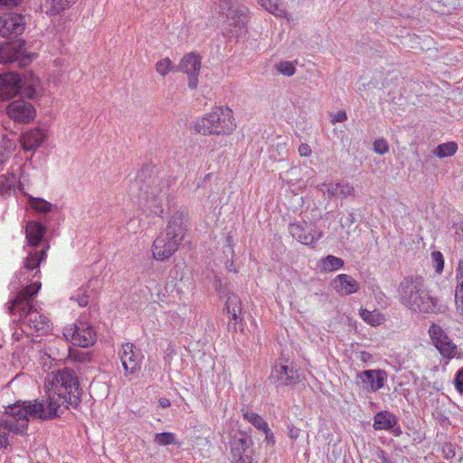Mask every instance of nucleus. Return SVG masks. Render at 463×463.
<instances>
[{"mask_svg": "<svg viewBox=\"0 0 463 463\" xmlns=\"http://www.w3.org/2000/svg\"><path fill=\"white\" fill-rule=\"evenodd\" d=\"M70 358L80 363H88L91 360V353L87 351H81L78 349H70Z\"/></svg>", "mask_w": 463, "mask_h": 463, "instance_id": "36", "label": "nucleus"}, {"mask_svg": "<svg viewBox=\"0 0 463 463\" xmlns=\"http://www.w3.org/2000/svg\"><path fill=\"white\" fill-rule=\"evenodd\" d=\"M201 68V58L194 52L188 53L183 57L180 63L176 65V70L186 73L189 77L188 86L194 90L198 85V73Z\"/></svg>", "mask_w": 463, "mask_h": 463, "instance_id": "20", "label": "nucleus"}, {"mask_svg": "<svg viewBox=\"0 0 463 463\" xmlns=\"http://www.w3.org/2000/svg\"><path fill=\"white\" fill-rule=\"evenodd\" d=\"M154 441L160 446H167L172 444H178L176 436L172 432H161L155 435Z\"/></svg>", "mask_w": 463, "mask_h": 463, "instance_id": "35", "label": "nucleus"}, {"mask_svg": "<svg viewBox=\"0 0 463 463\" xmlns=\"http://www.w3.org/2000/svg\"><path fill=\"white\" fill-rule=\"evenodd\" d=\"M458 150V144L450 141L447 143L439 144L434 150L433 154L439 158L448 157L453 156Z\"/></svg>", "mask_w": 463, "mask_h": 463, "instance_id": "31", "label": "nucleus"}, {"mask_svg": "<svg viewBox=\"0 0 463 463\" xmlns=\"http://www.w3.org/2000/svg\"><path fill=\"white\" fill-rule=\"evenodd\" d=\"M269 379L270 383L277 386H290L299 382V375L294 366L277 364L272 367Z\"/></svg>", "mask_w": 463, "mask_h": 463, "instance_id": "18", "label": "nucleus"}, {"mask_svg": "<svg viewBox=\"0 0 463 463\" xmlns=\"http://www.w3.org/2000/svg\"><path fill=\"white\" fill-rule=\"evenodd\" d=\"M38 54L28 49L26 42L17 38L0 44V63L13 68H25L30 65Z\"/></svg>", "mask_w": 463, "mask_h": 463, "instance_id": "10", "label": "nucleus"}, {"mask_svg": "<svg viewBox=\"0 0 463 463\" xmlns=\"http://www.w3.org/2000/svg\"><path fill=\"white\" fill-rule=\"evenodd\" d=\"M456 234L463 241V222H461L457 228Z\"/></svg>", "mask_w": 463, "mask_h": 463, "instance_id": "58", "label": "nucleus"}, {"mask_svg": "<svg viewBox=\"0 0 463 463\" xmlns=\"http://www.w3.org/2000/svg\"><path fill=\"white\" fill-rule=\"evenodd\" d=\"M299 435V430L297 428H291L288 431V436L291 439H297Z\"/></svg>", "mask_w": 463, "mask_h": 463, "instance_id": "54", "label": "nucleus"}, {"mask_svg": "<svg viewBox=\"0 0 463 463\" xmlns=\"http://www.w3.org/2000/svg\"><path fill=\"white\" fill-rule=\"evenodd\" d=\"M298 153L301 156H309L312 150L309 145L303 143L298 147Z\"/></svg>", "mask_w": 463, "mask_h": 463, "instance_id": "47", "label": "nucleus"}, {"mask_svg": "<svg viewBox=\"0 0 463 463\" xmlns=\"http://www.w3.org/2000/svg\"><path fill=\"white\" fill-rule=\"evenodd\" d=\"M30 22V16L18 10H9L0 15V36L6 39H17L22 35Z\"/></svg>", "mask_w": 463, "mask_h": 463, "instance_id": "11", "label": "nucleus"}, {"mask_svg": "<svg viewBox=\"0 0 463 463\" xmlns=\"http://www.w3.org/2000/svg\"><path fill=\"white\" fill-rule=\"evenodd\" d=\"M456 279L455 303L458 312L463 315V260L458 262Z\"/></svg>", "mask_w": 463, "mask_h": 463, "instance_id": "26", "label": "nucleus"}, {"mask_svg": "<svg viewBox=\"0 0 463 463\" xmlns=\"http://www.w3.org/2000/svg\"><path fill=\"white\" fill-rule=\"evenodd\" d=\"M14 148V141L5 135H2L0 139V165L5 164L10 158Z\"/></svg>", "mask_w": 463, "mask_h": 463, "instance_id": "28", "label": "nucleus"}, {"mask_svg": "<svg viewBox=\"0 0 463 463\" xmlns=\"http://www.w3.org/2000/svg\"><path fill=\"white\" fill-rule=\"evenodd\" d=\"M213 5H215V10L222 14L227 15L228 12L233 11V5L231 0H216Z\"/></svg>", "mask_w": 463, "mask_h": 463, "instance_id": "38", "label": "nucleus"}, {"mask_svg": "<svg viewBox=\"0 0 463 463\" xmlns=\"http://www.w3.org/2000/svg\"><path fill=\"white\" fill-rule=\"evenodd\" d=\"M188 230V211L180 207L168 221L164 232H161L153 242V257L157 260H166L173 256Z\"/></svg>", "mask_w": 463, "mask_h": 463, "instance_id": "6", "label": "nucleus"}, {"mask_svg": "<svg viewBox=\"0 0 463 463\" xmlns=\"http://www.w3.org/2000/svg\"><path fill=\"white\" fill-rule=\"evenodd\" d=\"M356 219L354 213H349L348 216L345 219V221L341 222V225L343 227L348 226L350 227L354 222H355Z\"/></svg>", "mask_w": 463, "mask_h": 463, "instance_id": "50", "label": "nucleus"}, {"mask_svg": "<svg viewBox=\"0 0 463 463\" xmlns=\"http://www.w3.org/2000/svg\"><path fill=\"white\" fill-rule=\"evenodd\" d=\"M41 92V80L31 71L23 74L16 72L0 74V101L9 100L17 96L35 99Z\"/></svg>", "mask_w": 463, "mask_h": 463, "instance_id": "8", "label": "nucleus"}, {"mask_svg": "<svg viewBox=\"0 0 463 463\" xmlns=\"http://www.w3.org/2000/svg\"><path fill=\"white\" fill-rule=\"evenodd\" d=\"M9 445H11L10 440H9V436L5 438V439H0V448H5V449Z\"/></svg>", "mask_w": 463, "mask_h": 463, "instance_id": "57", "label": "nucleus"}, {"mask_svg": "<svg viewBox=\"0 0 463 463\" xmlns=\"http://www.w3.org/2000/svg\"><path fill=\"white\" fill-rule=\"evenodd\" d=\"M64 337L72 343L73 345L89 347L96 342V332L94 328L83 322H79L63 330Z\"/></svg>", "mask_w": 463, "mask_h": 463, "instance_id": "13", "label": "nucleus"}, {"mask_svg": "<svg viewBox=\"0 0 463 463\" xmlns=\"http://www.w3.org/2000/svg\"><path fill=\"white\" fill-rule=\"evenodd\" d=\"M361 317L365 322L372 326L379 324L378 315H375L373 312L368 311L367 309L361 310Z\"/></svg>", "mask_w": 463, "mask_h": 463, "instance_id": "42", "label": "nucleus"}, {"mask_svg": "<svg viewBox=\"0 0 463 463\" xmlns=\"http://www.w3.org/2000/svg\"><path fill=\"white\" fill-rule=\"evenodd\" d=\"M53 377L51 381L54 390L53 396L47 399L34 400L32 403H41L43 410L51 411L55 409L56 416L60 417L59 410L61 406L69 409V406L77 408L81 402V390L80 389V381L75 371L69 367L57 370L52 373Z\"/></svg>", "mask_w": 463, "mask_h": 463, "instance_id": "2", "label": "nucleus"}, {"mask_svg": "<svg viewBox=\"0 0 463 463\" xmlns=\"http://www.w3.org/2000/svg\"><path fill=\"white\" fill-rule=\"evenodd\" d=\"M24 282L23 279L11 282V296L6 304L8 313L18 314L23 324L41 335L45 334L50 329V320L35 308V297L41 289L42 283L34 281L24 286Z\"/></svg>", "mask_w": 463, "mask_h": 463, "instance_id": "1", "label": "nucleus"}, {"mask_svg": "<svg viewBox=\"0 0 463 463\" xmlns=\"http://www.w3.org/2000/svg\"><path fill=\"white\" fill-rule=\"evenodd\" d=\"M443 452L445 454V458H452L455 456V451H454L451 444L447 445L446 447H444L443 448Z\"/></svg>", "mask_w": 463, "mask_h": 463, "instance_id": "51", "label": "nucleus"}, {"mask_svg": "<svg viewBox=\"0 0 463 463\" xmlns=\"http://www.w3.org/2000/svg\"><path fill=\"white\" fill-rule=\"evenodd\" d=\"M431 260L435 271L440 274L444 269V258L440 251L435 250L431 253Z\"/></svg>", "mask_w": 463, "mask_h": 463, "instance_id": "37", "label": "nucleus"}, {"mask_svg": "<svg viewBox=\"0 0 463 463\" xmlns=\"http://www.w3.org/2000/svg\"><path fill=\"white\" fill-rule=\"evenodd\" d=\"M400 302L412 312L438 314L445 312L447 307L439 298L428 290L424 279L420 275H409L399 284Z\"/></svg>", "mask_w": 463, "mask_h": 463, "instance_id": "4", "label": "nucleus"}, {"mask_svg": "<svg viewBox=\"0 0 463 463\" xmlns=\"http://www.w3.org/2000/svg\"><path fill=\"white\" fill-rule=\"evenodd\" d=\"M354 189L350 184H348V183L341 184L340 183L339 194L346 197L348 195H352L354 194Z\"/></svg>", "mask_w": 463, "mask_h": 463, "instance_id": "45", "label": "nucleus"}, {"mask_svg": "<svg viewBox=\"0 0 463 463\" xmlns=\"http://www.w3.org/2000/svg\"><path fill=\"white\" fill-rule=\"evenodd\" d=\"M322 186L326 188L329 197H334L339 194L340 183L336 184H323Z\"/></svg>", "mask_w": 463, "mask_h": 463, "instance_id": "43", "label": "nucleus"}, {"mask_svg": "<svg viewBox=\"0 0 463 463\" xmlns=\"http://www.w3.org/2000/svg\"><path fill=\"white\" fill-rule=\"evenodd\" d=\"M393 436L395 437H399L402 435V429L401 427L397 424L395 427H393V429H391L390 430Z\"/></svg>", "mask_w": 463, "mask_h": 463, "instance_id": "55", "label": "nucleus"}, {"mask_svg": "<svg viewBox=\"0 0 463 463\" xmlns=\"http://www.w3.org/2000/svg\"><path fill=\"white\" fill-rule=\"evenodd\" d=\"M29 204L32 209L39 213H47L52 212L54 205L42 198L30 197Z\"/></svg>", "mask_w": 463, "mask_h": 463, "instance_id": "32", "label": "nucleus"}, {"mask_svg": "<svg viewBox=\"0 0 463 463\" xmlns=\"http://www.w3.org/2000/svg\"><path fill=\"white\" fill-rule=\"evenodd\" d=\"M155 166L151 164L143 165L137 175L141 199L144 206L151 213L160 216L163 213V201L168 194L171 180L164 175H153Z\"/></svg>", "mask_w": 463, "mask_h": 463, "instance_id": "7", "label": "nucleus"}, {"mask_svg": "<svg viewBox=\"0 0 463 463\" xmlns=\"http://www.w3.org/2000/svg\"><path fill=\"white\" fill-rule=\"evenodd\" d=\"M453 384L457 392L463 396V366L456 372Z\"/></svg>", "mask_w": 463, "mask_h": 463, "instance_id": "40", "label": "nucleus"}, {"mask_svg": "<svg viewBox=\"0 0 463 463\" xmlns=\"http://www.w3.org/2000/svg\"><path fill=\"white\" fill-rule=\"evenodd\" d=\"M235 128L232 111L227 107H216L194 124V130L203 135H231Z\"/></svg>", "mask_w": 463, "mask_h": 463, "instance_id": "9", "label": "nucleus"}, {"mask_svg": "<svg viewBox=\"0 0 463 463\" xmlns=\"http://www.w3.org/2000/svg\"><path fill=\"white\" fill-rule=\"evenodd\" d=\"M78 0H44L43 8L45 14L50 16H59L57 20H52L56 33L63 34L67 30V21L61 18Z\"/></svg>", "mask_w": 463, "mask_h": 463, "instance_id": "15", "label": "nucleus"}, {"mask_svg": "<svg viewBox=\"0 0 463 463\" xmlns=\"http://www.w3.org/2000/svg\"><path fill=\"white\" fill-rule=\"evenodd\" d=\"M347 119V115H346V112L345 110H340L338 111L334 118L332 119V123H336V122H344Z\"/></svg>", "mask_w": 463, "mask_h": 463, "instance_id": "48", "label": "nucleus"}, {"mask_svg": "<svg viewBox=\"0 0 463 463\" xmlns=\"http://www.w3.org/2000/svg\"><path fill=\"white\" fill-rule=\"evenodd\" d=\"M363 387L368 392H376L383 387L387 373L383 370H364L358 374Z\"/></svg>", "mask_w": 463, "mask_h": 463, "instance_id": "21", "label": "nucleus"}, {"mask_svg": "<svg viewBox=\"0 0 463 463\" xmlns=\"http://www.w3.org/2000/svg\"><path fill=\"white\" fill-rule=\"evenodd\" d=\"M333 285L337 293L347 296L359 290L358 282L348 274H339L333 281Z\"/></svg>", "mask_w": 463, "mask_h": 463, "instance_id": "24", "label": "nucleus"}, {"mask_svg": "<svg viewBox=\"0 0 463 463\" xmlns=\"http://www.w3.org/2000/svg\"><path fill=\"white\" fill-rule=\"evenodd\" d=\"M262 431L265 433V440L267 445L273 446L276 443V440L272 430L269 428V426H267V428H265Z\"/></svg>", "mask_w": 463, "mask_h": 463, "instance_id": "46", "label": "nucleus"}, {"mask_svg": "<svg viewBox=\"0 0 463 463\" xmlns=\"http://www.w3.org/2000/svg\"><path fill=\"white\" fill-rule=\"evenodd\" d=\"M288 232L293 238L305 245L315 244L323 234L322 232L317 231L315 225L308 224L306 222L290 223Z\"/></svg>", "mask_w": 463, "mask_h": 463, "instance_id": "17", "label": "nucleus"}, {"mask_svg": "<svg viewBox=\"0 0 463 463\" xmlns=\"http://www.w3.org/2000/svg\"><path fill=\"white\" fill-rule=\"evenodd\" d=\"M156 71L161 76H165L169 71H178L176 70V65L173 64L168 57H165L156 63Z\"/></svg>", "mask_w": 463, "mask_h": 463, "instance_id": "33", "label": "nucleus"}, {"mask_svg": "<svg viewBox=\"0 0 463 463\" xmlns=\"http://www.w3.org/2000/svg\"><path fill=\"white\" fill-rule=\"evenodd\" d=\"M429 335L433 345L438 349L443 358L450 360L457 356L458 346L441 326L432 324L429 328Z\"/></svg>", "mask_w": 463, "mask_h": 463, "instance_id": "16", "label": "nucleus"}, {"mask_svg": "<svg viewBox=\"0 0 463 463\" xmlns=\"http://www.w3.org/2000/svg\"><path fill=\"white\" fill-rule=\"evenodd\" d=\"M225 306L238 307L239 313L241 312L240 298L235 294H232L228 297Z\"/></svg>", "mask_w": 463, "mask_h": 463, "instance_id": "44", "label": "nucleus"}, {"mask_svg": "<svg viewBox=\"0 0 463 463\" xmlns=\"http://www.w3.org/2000/svg\"><path fill=\"white\" fill-rule=\"evenodd\" d=\"M373 151L379 155H384L389 151V145L383 138L376 139L373 142Z\"/></svg>", "mask_w": 463, "mask_h": 463, "instance_id": "41", "label": "nucleus"}, {"mask_svg": "<svg viewBox=\"0 0 463 463\" xmlns=\"http://www.w3.org/2000/svg\"><path fill=\"white\" fill-rule=\"evenodd\" d=\"M258 3L270 14L278 17L287 18V10L279 0H258Z\"/></svg>", "mask_w": 463, "mask_h": 463, "instance_id": "27", "label": "nucleus"}, {"mask_svg": "<svg viewBox=\"0 0 463 463\" xmlns=\"http://www.w3.org/2000/svg\"><path fill=\"white\" fill-rule=\"evenodd\" d=\"M227 313L232 316L233 320H237L239 312L238 307H226Z\"/></svg>", "mask_w": 463, "mask_h": 463, "instance_id": "53", "label": "nucleus"}, {"mask_svg": "<svg viewBox=\"0 0 463 463\" xmlns=\"http://www.w3.org/2000/svg\"><path fill=\"white\" fill-rule=\"evenodd\" d=\"M9 420L0 425V439L9 436L10 432L23 435L28 429L30 420H49L56 416L55 409L46 411L41 403H32L31 401H19L5 409Z\"/></svg>", "mask_w": 463, "mask_h": 463, "instance_id": "5", "label": "nucleus"}, {"mask_svg": "<svg viewBox=\"0 0 463 463\" xmlns=\"http://www.w3.org/2000/svg\"><path fill=\"white\" fill-rule=\"evenodd\" d=\"M378 458L381 460V463H393L391 460V458L388 456V454L385 451H383V450L380 451V453L378 454Z\"/></svg>", "mask_w": 463, "mask_h": 463, "instance_id": "52", "label": "nucleus"}, {"mask_svg": "<svg viewBox=\"0 0 463 463\" xmlns=\"http://www.w3.org/2000/svg\"><path fill=\"white\" fill-rule=\"evenodd\" d=\"M241 413L243 419L251 423L256 429L263 430L265 428H267L268 423L258 413L250 411L248 408H242Z\"/></svg>", "mask_w": 463, "mask_h": 463, "instance_id": "30", "label": "nucleus"}, {"mask_svg": "<svg viewBox=\"0 0 463 463\" xmlns=\"http://www.w3.org/2000/svg\"><path fill=\"white\" fill-rule=\"evenodd\" d=\"M323 269L325 270H336L344 266V260L338 257L328 255L322 260Z\"/></svg>", "mask_w": 463, "mask_h": 463, "instance_id": "34", "label": "nucleus"}, {"mask_svg": "<svg viewBox=\"0 0 463 463\" xmlns=\"http://www.w3.org/2000/svg\"><path fill=\"white\" fill-rule=\"evenodd\" d=\"M79 305L81 306V307H85V306L88 305V300H87V298L85 296H82V297L80 298Z\"/></svg>", "mask_w": 463, "mask_h": 463, "instance_id": "59", "label": "nucleus"}, {"mask_svg": "<svg viewBox=\"0 0 463 463\" xmlns=\"http://www.w3.org/2000/svg\"><path fill=\"white\" fill-rule=\"evenodd\" d=\"M276 68L280 73L286 76H292L296 71L293 62L290 61H279L276 64Z\"/></svg>", "mask_w": 463, "mask_h": 463, "instance_id": "39", "label": "nucleus"}, {"mask_svg": "<svg viewBox=\"0 0 463 463\" xmlns=\"http://www.w3.org/2000/svg\"><path fill=\"white\" fill-rule=\"evenodd\" d=\"M253 440L246 431L235 432L230 439V449L235 463H257L252 459L254 454Z\"/></svg>", "mask_w": 463, "mask_h": 463, "instance_id": "12", "label": "nucleus"}, {"mask_svg": "<svg viewBox=\"0 0 463 463\" xmlns=\"http://www.w3.org/2000/svg\"><path fill=\"white\" fill-rule=\"evenodd\" d=\"M399 422L398 418L389 411H381L373 417V429L375 430H391Z\"/></svg>", "mask_w": 463, "mask_h": 463, "instance_id": "25", "label": "nucleus"}, {"mask_svg": "<svg viewBox=\"0 0 463 463\" xmlns=\"http://www.w3.org/2000/svg\"><path fill=\"white\" fill-rule=\"evenodd\" d=\"M22 0H0V5L6 7H14L17 6Z\"/></svg>", "mask_w": 463, "mask_h": 463, "instance_id": "49", "label": "nucleus"}, {"mask_svg": "<svg viewBox=\"0 0 463 463\" xmlns=\"http://www.w3.org/2000/svg\"><path fill=\"white\" fill-rule=\"evenodd\" d=\"M46 220H31L25 224L24 234L26 245L30 247L27 257L24 259L23 269L17 273L18 280L29 282L41 273L40 265L47 257V250L50 248L46 237Z\"/></svg>", "mask_w": 463, "mask_h": 463, "instance_id": "3", "label": "nucleus"}, {"mask_svg": "<svg viewBox=\"0 0 463 463\" xmlns=\"http://www.w3.org/2000/svg\"><path fill=\"white\" fill-rule=\"evenodd\" d=\"M158 402L159 405L163 408H167L170 406V401L166 398H160Z\"/></svg>", "mask_w": 463, "mask_h": 463, "instance_id": "56", "label": "nucleus"}, {"mask_svg": "<svg viewBox=\"0 0 463 463\" xmlns=\"http://www.w3.org/2000/svg\"><path fill=\"white\" fill-rule=\"evenodd\" d=\"M16 176L14 175H0V194L3 197H7L14 192V187L16 184Z\"/></svg>", "mask_w": 463, "mask_h": 463, "instance_id": "29", "label": "nucleus"}, {"mask_svg": "<svg viewBox=\"0 0 463 463\" xmlns=\"http://www.w3.org/2000/svg\"><path fill=\"white\" fill-rule=\"evenodd\" d=\"M45 139V134L40 128H33L24 132L19 138L21 146L24 151H35Z\"/></svg>", "mask_w": 463, "mask_h": 463, "instance_id": "23", "label": "nucleus"}, {"mask_svg": "<svg viewBox=\"0 0 463 463\" xmlns=\"http://www.w3.org/2000/svg\"><path fill=\"white\" fill-rule=\"evenodd\" d=\"M25 98H21L8 103L5 108V112L8 118L18 125H24L31 123L36 115V109L33 105L25 100Z\"/></svg>", "mask_w": 463, "mask_h": 463, "instance_id": "14", "label": "nucleus"}, {"mask_svg": "<svg viewBox=\"0 0 463 463\" xmlns=\"http://www.w3.org/2000/svg\"><path fill=\"white\" fill-rule=\"evenodd\" d=\"M133 344L127 343L122 345L121 351L119 352L122 365L128 373H134L140 366L141 359L134 350Z\"/></svg>", "mask_w": 463, "mask_h": 463, "instance_id": "22", "label": "nucleus"}, {"mask_svg": "<svg viewBox=\"0 0 463 463\" xmlns=\"http://www.w3.org/2000/svg\"><path fill=\"white\" fill-rule=\"evenodd\" d=\"M247 11L246 6H239L227 14L229 37L239 38L247 33Z\"/></svg>", "mask_w": 463, "mask_h": 463, "instance_id": "19", "label": "nucleus"}]
</instances>
